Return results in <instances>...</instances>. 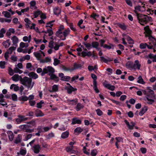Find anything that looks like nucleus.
Listing matches in <instances>:
<instances>
[{
    "label": "nucleus",
    "instance_id": "f257e3e1",
    "mask_svg": "<svg viewBox=\"0 0 156 156\" xmlns=\"http://www.w3.org/2000/svg\"><path fill=\"white\" fill-rule=\"evenodd\" d=\"M55 72V69L51 66H45L43 69V72L41 75L43 76L45 74L48 73V75L50 76V79L53 80L55 83H57L59 81V78L54 74Z\"/></svg>",
    "mask_w": 156,
    "mask_h": 156
},
{
    "label": "nucleus",
    "instance_id": "f03ea898",
    "mask_svg": "<svg viewBox=\"0 0 156 156\" xmlns=\"http://www.w3.org/2000/svg\"><path fill=\"white\" fill-rule=\"evenodd\" d=\"M144 33L146 37H148L149 42H151L152 46V49H153V52H156V38L152 35V32L151 30H144Z\"/></svg>",
    "mask_w": 156,
    "mask_h": 156
},
{
    "label": "nucleus",
    "instance_id": "7ed1b4c3",
    "mask_svg": "<svg viewBox=\"0 0 156 156\" xmlns=\"http://www.w3.org/2000/svg\"><path fill=\"white\" fill-rule=\"evenodd\" d=\"M137 18L139 22L142 25H144V24H146L147 23L152 20V18L150 16L140 14H137Z\"/></svg>",
    "mask_w": 156,
    "mask_h": 156
},
{
    "label": "nucleus",
    "instance_id": "20e7f679",
    "mask_svg": "<svg viewBox=\"0 0 156 156\" xmlns=\"http://www.w3.org/2000/svg\"><path fill=\"white\" fill-rule=\"evenodd\" d=\"M20 81L22 84L27 87L28 89L30 88L32 81L31 78L26 76H25L23 78L20 77Z\"/></svg>",
    "mask_w": 156,
    "mask_h": 156
},
{
    "label": "nucleus",
    "instance_id": "39448f33",
    "mask_svg": "<svg viewBox=\"0 0 156 156\" xmlns=\"http://www.w3.org/2000/svg\"><path fill=\"white\" fill-rule=\"evenodd\" d=\"M24 21L26 23L25 25L26 28L30 27V29H35V24L33 23L31 24V25L30 26V25L31 24V22L28 18H25Z\"/></svg>",
    "mask_w": 156,
    "mask_h": 156
},
{
    "label": "nucleus",
    "instance_id": "423d86ee",
    "mask_svg": "<svg viewBox=\"0 0 156 156\" xmlns=\"http://www.w3.org/2000/svg\"><path fill=\"white\" fill-rule=\"evenodd\" d=\"M149 44H147V43H141L140 45V48L141 49H145L147 47L148 49H152V46L151 45V42H149Z\"/></svg>",
    "mask_w": 156,
    "mask_h": 156
},
{
    "label": "nucleus",
    "instance_id": "0eeeda50",
    "mask_svg": "<svg viewBox=\"0 0 156 156\" xmlns=\"http://www.w3.org/2000/svg\"><path fill=\"white\" fill-rule=\"evenodd\" d=\"M18 117V118L16 119V120L17 124H20L22 122L26 121L28 119V118H25L24 116L21 115H19Z\"/></svg>",
    "mask_w": 156,
    "mask_h": 156
},
{
    "label": "nucleus",
    "instance_id": "6e6552de",
    "mask_svg": "<svg viewBox=\"0 0 156 156\" xmlns=\"http://www.w3.org/2000/svg\"><path fill=\"white\" fill-rule=\"evenodd\" d=\"M124 121L129 129L133 130V128L135 125V123L133 121L131 122L130 124L131 125H130L129 122L127 120H125Z\"/></svg>",
    "mask_w": 156,
    "mask_h": 156
},
{
    "label": "nucleus",
    "instance_id": "1a4fd4ad",
    "mask_svg": "<svg viewBox=\"0 0 156 156\" xmlns=\"http://www.w3.org/2000/svg\"><path fill=\"white\" fill-rule=\"evenodd\" d=\"M147 90H148V93L147 94V96L150 98H153L154 97V92L151 89L150 87H147Z\"/></svg>",
    "mask_w": 156,
    "mask_h": 156
},
{
    "label": "nucleus",
    "instance_id": "9d476101",
    "mask_svg": "<svg viewBox=\"0 0 156 156\" xmlns=\"http://www.w3.org/2000/svg\"><path fill=\"white\" fill-rule=\"evenodd\" d=\"M82 123V121L78 119V118L75 117L72 119L71 124L74 125L76 124H80Z\"/></svg>",
    "mask_w": 156,
    "mask_h": 156
},
{
    "label": "nucleus",
    "instance_id": "9b49d317",
    "mask_svg": "<svg viewBox=\"0 0 156 156\" xmlns=\"http://www.w3.org/2000/svg\"><path fill=\"white\" fill-rule=\"evenodd\" d=\"M33 148L34 152L35 154H38L41 149L40 146L38 144L34 145Z\"/></svg>",
    "mask_w": 156,
    "mask_h": 156
},
{
    "label": "nucleus",
    "instance_id": "f8f14e48",
    "mask_svg": "<svg viewBox=\"0 0 156 156\" xmlns=\"http://www.w3.org/2000/svg\"><path fill=\"white\" fill-rule=\"evenodd\" d=\"M104 86L108 89L112 91H114L115 89V87L114 85H112L110 84H104Z\"/></svg>",
    "mask_w": 156,
    "mask_h": 156
},
{
    "label": "nucleus",
    "instance_id": "ddd939ff",
    "mask_svg": "<svg viewBox=\"0 0 156 156\" xmlns=\"http://www.w3.org/2000/svg\"><path fill=\"white\" fill-rule=\"evenodd\" d=\"M66 90L67 93L69 94H71L73 92L77 90L76 88H74L72 86L67 87Z\"/></svg>",
    "mask_w": 156,
    "mask_h": 156
},
{
    "label": "nucleus",
    "instance_id": "4468645a",
    "mask_svg": "<svg viewBox=\"0 0 156 156\" xmlns=\"http://www.w3.org/2000/svg\"><path fill=\"white\" fill-rule=\"evenodd\" d=\"M67 102L69 104L72 105H75L78 102V99L77 98L72 100L68 99L67 100Z\"/></svg>",
    "mask_w": 156,
    "mask_h": 156
},
{
    "label": "nucleus",
    "instance_id": "2eb2a0df",
    "mask_svg": "<svg viewBox=\"0 0 156 156\" xmlns=\"http://www.w3.org/2000/svg\"><path fill=\"white\" fill-rule=\"evenodd\" d=\"M35 113L36 116L37 117H42L44 115V113L42 112L40 109H37L35 111Z\"/></svg>",
    "mask_w": 156,
    "mask_h": 156
},
{
    "label": "nucleus",
    "instance_id": "dca6fc26",
    "mask_svg": "<svg viewBox=\"0 0 156 156\" xmlns=\"http://www.w3.org/2000/svg\"><path fill=\"white\" fill-rule=\"evenodd\" d=\"M135 65L134 68V69H140L141 67V64L139 62L138 60H136L134 61V63Z\"/></svg>",
    "mask_w": 156,
    "mask_h": 156
},
{
    "label": "nucleus",
    "instance_id": "f3484780",
    "mask_svg": "<svg viewBox=\"0 0 156 156\" xmlns=\"http://www.w3.org/2000/svg\"><path fill=\"white\" fill-rule=\"evenodd\" d=\"M148 108L147 106H144L142 108L140 111L139 112V115L140 116H142L147 110Z\"/></svg>",
    "mask_w": 156,
    "mask_h": 156
},
{
    "label": "nucleus",
    "instance_id": "a211bd4d",
    "mask_svg": "<svg viewBox=\"0 0 156 156\" xmlns=\"http://www.w3.org/2000/svg\"><path fill=\"white\" fill-rule=\"evenodd\" d=\"M28 76L34 79H36L38 78V75L34 72H31L29 73Z\"/></svg>",
    "mask_w": 156,
    "mask_h": 156
},
{
    "label": "nucleus",
    "instance_id": "6ab92c4d",
    "mask_svg": "<svg viewBox=\"0 0 156 156\" xmlns=\"http://www.w3.org/2000/svg\"><path fill=\"white\" fill-rule=\"evenodd\" d=\"M8 134V137L10 141H12L13 139L14 134L11 131H8L7 132Z\"/></svg>",
    "mask_w": 156,
    "mask_h": 156
},
{
    "label": "nucleus",
    "instance_id": "aec40b11",
    "mask_svg": "<svg viewBox=\"0 0 156 156\" xmlns=\"http://www.w3.org/2000/svg\"><path fill=\"white\" fill-rule=\"evenodd\" d=\"M21 76H19L18 74H15L11 78L12 80L14 81L17 82L20 80Z\"/></svg>",
    "mask_w": 156,
    "mask_h": 156
},
{
    "label": "nucleus",
    "instance_id": "412c9836",
    "mask_svg": "<svg viewBox=\"0 0 156 156\" xmlns=\"http://www.w3.org/2000/svg\"><path fill=\"white\" fill-rule=\"evenodd\" d=\"M66 150L67 152L70 153V154H74L75 151L73 150V146L71 147H67L66 148Z\"/></svg>",
    "mask_w": 156,
    "mask_h": 156
},
{
    "label": "nucleus",
    "instance_id": "4be33fe9",
    "mask_svg": "<svg viewBox=\"0 0 156 156\" xmlns=\"http://www.w3.org/2000/svg\"><path fill=\"white\" fill-rule=\"evenodd\" d=\"M81 67L82 65L81 64L74 63L73 64V67L72 68V71L76 69L81 68Z\"/></svg>",
    "mask_w": 156,
    "mask_h": 156
},
{
    "label": "nucleus",
    "instance_id": "5701e85b",
    "mask_svg": "<svg viewBox=\"0 0 156 156\" xmlns=\"http://www.w3.org/2000/svg\"><path fill=\"white\" fill-rule=\"evenodd\" d=\"M61 12V9L58 7H56L54 9V13L57 16H58L60 13Z\"/></svg>",
    "mask_w": 156,
    "mask_h": 156
},
{
    "label": "nucleus",
    "instance_id": "b1692460",
    "mask_svg": "<svg viewBox=\"0 0 156 156\" xmlns=\"http://www.w3.org/2000/svg\"><path fill=\"white\" fill-rule=\"evenodd\" d=\"M84 107V106L81 103H78L77 104L76 107V110L78 111L80 110Z\"/></svg>",
    "mask_w": 156,
    "mask_h": 156
},
{
    "label": "nucleus",
    "instance_id": "393cba45",
    "mask_svg": "<svg viewBox=\"0 0 156 156\" xmlns=\"http://www.w3.org/2000/svg\"><path fill=\"white\" fill-rule=\"evenodd\" d=\"M18 100L20 101H27L28 98L25 95H23L18 98Z\"/></svg>",
    "mask_w": 156,
    "mask_h": 156
},
{
    "label": "nucleus",
    "instance_id": "a878e982",
    "mask_svg": "<svg viewBox=\"0 0 156 156\" xmlns=\"http://www.w3.org/2000/svg\"><path fill=\"white\" fill-rule=\"evenodd\" d=\"M83 20L81 19L79 20L77 23V25L81 29H84L85 28V26L83 24Z\"/></svg>",
    "mask_w": 156,
    "mask_h": 156
},
{
    "label": "nucleus",
    "instance_id": "bb28decb",
    "mask_svg": "<svg viewBox=\"0 0 156 156\" xmlns=\"http://www.w3.org/2000/svg\"><path fill=\"white\" fill-rule=\"evenodd\" d=\"M83 131V129L80 127H78L74 129V132L75 133H77L78 135L79 134L81 133Z\"/></svg>",
    "mask_w": 156,
    "mask_h": 156
},
{
    "label": "nucleus",
    "instance_id": "cd10ccee",
    "mask_svg": "<svg viewBox=\"0 0 156 156\" xmlns=\"http://www.w3.org/2000/svg\"><path fill=\"white\" fill-rule=\"evenodd\" d=\"M12 40L13 44L14 45L16 44L18 41V39L17 37L15 36H13L11 38Z\"/></svg>",
    "mask_w": 156,
    "mask_h": 156
},
{
    "label": "nucleus",
    "instance_id": "c85d7f7f",
    "mask_svg": "<svg viewBox=\"0 0 156 156\" xmlns=\"http://www.w3.org/2000/svg\"><path fill=\"white\" fill-rule=\"evenodd\" d=\"M42 13V12L41 11L37 10L36 11L34 12V18H36L39 15H41Z\"/></svg>",
    "mask_w": 156,
    "mask_h": 156
},
{
    "label": "nucleus",
    "instance_id": "c756f323",
    "mask_svg": "<svg viewBox=\"0 0 156 156\" xmlns=\"http://www.w3.org/2000/svg\"><path fill=\"white\" fill-rule=\"evenodd\" d=\"M69 135V132L67 131L62 133L61 137L63 139H65L68 137Z\"/></svg>",
    "mask_w": 156,
    "mask_h": 156
},
{
    "label": "nucleus",
    "instance_id": "7c9ffc66",
    "mask_svg": "<svg viewBox=\"0 0 156 156\" xmlns=\"http://www.w3.org/2000/svg\"><path fill=\"white\" fill-rule=\"evenodd\" d=\"M34 56L37 58L38 60H40L41 58V55L39 52H34Z\"/></svg>",
    "mask_w": 156,
    "mask_h": 156
},
{
    "label": "nucleus",
    "instance_id": "2f4dec72",
    "mask_svg": "<svg viewBox=\"0 0 156 156\" xmlns=\"http://www.w3.org/2000/svg\"><path fill=\"white\" fill-rule=\"evenodd\" d=\"M2 44L4 46L5 48H7L10 45L9 40H8L5 41H4Z\"/></svg>",
    "mask_w": 156,
    "mask_h": 156
},
{
    "label": "nucleus",
    "instance_id": "473e14b6",
    "mask_svg": "<svg viewBox=\"0 0 156 156\" xmlns=\"http://www.w3.org/2000/svg\"><path fill=\"white\" fill-rule=\"evenodd\" d=\"M62 69L66 71H70V72H72V68H70L69 67H66L65 66L62 65Z\"/></svg>",
    "mask_w": 156,
    "mask_h": 156
},
{
    "label": "nucleus",
    "instance_id": "72a5a7b5",
    "mask_svg": "<svg viewBox=\"0 0 156 156\" xmlns=\"http://www.w3.org/2000/svg\"><path fill=\"white\" fill-rule=\"evenodd\" d=\"M16 48L14 47H11L7 50L6 52H8L9 54H11L12 51L16 49Z\"/></svg>",
    "mask_w": 156,
    "mask_h": 156
},
{
    "label": "nucleus",
    "instance_id": "f704fd0d",
    "mask_svg": "<svg viewBox=\"0 0 156 156\" xmlns=\"http://www.w3.org/2000/svg\"><path fill=\"white\" fill-rule=\"evenodd\" d=\"M103 47L104 48H107L108 49H113L114 48V45L112 44H110V45H108L106 44H105Z\"/></svg>",
    "mask_w": 156,
    "mask_h": 156
},
{
    "label": "nucleus",
    "instance_id": "c9c22d12",
    "mask_svg": "<svg viewBox=\"0 0 156 156\" xmlns=\"http://www.w3.org/2000/svg\"><path fill=\"white\" fill-rule=\"evenodd\" d=\"M4 16L7 18H9L11 17V16L10 13L7 11H3L2 13Z\"/></svg>",
    "mask_w": 156,
    "mask_h": 156
},
{
    "label": "nucleus",
    "instance_id": "e433bc0d",
    "mask_svg": "<svg viewBox=\"0 0 156 156\" xmlns=\"http://www.w3.org/2000/svg\"><path fill=\"white\" fill-rule=\"evenodd\" d=\"M26 150L22 149L20 150V152H18L17 154L18 155L20 154L24 156L26 154Z\"/></svg>",
    "mask_w": 156,
    "mask_h": 156
},
{
    "label": "nucleus",
    "instance_id": "4c0bfd02",
    "mask_svg": "<svg viewBox=\"0 0 156 156\" xmlns=\"http://www.w3.org/2000/svg\"><path fill=\"white\" fill-rule=\"evenodd\" d=\"M137 82L139 83L142 84H144L145 83V82H144L143 79L141 76H140L138 77Z\"/></svg>",
    "mask_w": 156,
    "mask_h": 156
},
{
    "label": "nucleus",
    "instance_id": "58836bf2",
    "mask_svg": "<svg viewBox=\"0 0 156 156\" xmlns=\"http://www.w3.org/2000/svg\"><path fill=\"white\" fill-rule=\"evenodd\" d=\"M146 98L147 100L148 101L147 103L149 105L152 104L154 102V100L151 99H150L149 98H150L149 97L147 96Z\"/></svg>",
    "mask_w": 156,
    "mask_h": 156
},
{
    "label": "nucleus",
    "instance_id": "ea45409f",
    "mask_svg": "<svg viewBox=\"0 0 156 156\" xmlns=\"http://www.w3.org/2000/svg\"><path fill=\"white\" fill-rule=\"evenodd\" d=\"M99 45L98 42L97 41H93L91 43L92 48H95L98 47Z\"/></svg>",
    "mask_w": 156,
    "mask_h": 156
},
{
    "label": "nucleus",
    "instance_id": "a19ab883",
    "mask_svg": "<svg viewBox=\"0 0 156 156\" xmlns=\"http://www.w3.org/2000/svg\"><path fill=\"white\" fill-rule=\"evenodd\" d=\"M83 44L84 45L86 48L90 50L92 48V45L90 44L89 43H87L85 42L83 43Z\"/></svg>",
    "mask_w": 156,
    "mask_h": 156
},
{
    "label": "nucleus",
    "instance_id": "79ce46f5",
    "mask_svg": "<svg viewBox=\"0 0 156 156\" xmlns=\"http://www.w3.org/2000/svg\"><path fill=\"white\" fill-rule=\"evenodd\" d=\"M55 21V20H53L48 22L46 24V27H49L50 28H51V27L53 26V23Z\"/></svg>",
    "mask_w": 156,
    "mask_h": 156
},
{
    "label": "nucleus",
    "instance_id": "37998d69",
    "mask_svg": "<svg viewBox=\"0 0 156 156\" xmlns=\"http://www.w3.org/2000/svg\"><path fill=\"white\" fill-rule=\"evenodd\" d=\"M69 30H65V31L63 32L62 35H63L65 37V38L64 39H63V40H64L66 39L65 37H66L67 35L69 33Z\"/></svg>",
    "mask_w": 156,
    "mask_h": 156
},
{
    "label": "nucleus",
    "instance_id": "c03bdc74",
    "mask_svg": "<svg viewBox=\"0 0 156 156\" xmlns=\"http://www.w3.org/2000/svg\"><path fill=\"white\" fill-rule=\"evenodd\" d=\"M34 131V129H29V126L28 125H27V127H26L25 129L24 130L26 132L29 133H32Z\"/></svg>",
    "mask_w": 156,
    "mask_h": 156
},
{
    "label": "nucleus",
    "instance_id": "a18cd8bd",
    "mask_svg": "<svg viewBox=\"0 0 156 156\" xmlns=\"http://www.w3.org/2000/svg\"><path fill=\"white\" fill-rule=\"evenodd\" d=\"M60 63V61L57 58H55L54 59L53 65L56 66Z\"/></svg>",
    "mask_w": 156,
    "mask_h": 156
},
{
    "label": "nucleus",
    "instance_id": "49530a36",
    "mask_svg": "<svg viewBox=\"0 0 156 156\" xmlns=\"http://www.w3.org/2000/svg\"><path fill=\"white\" fill-rule=\"evenodd\" d=\"M141 7L140 6H136L135 7V10L134 12L136 14V15L137 14H138L137 12L141 11L140 9Z\"/></svg>",
    "mask_w": 156,
    "mask_h": 156
},
{
    "label": "nucleus",
    "instance_id": "de8ad7c7",
    "mask_svg": "<svg viewBox=\"0 0 156 156\" xmlns=\"http://www.w3.org/2000/svg\"><path fill=\"white\" fill-rule=\"evenodd\" d=\"M71 77L69 76H65L63 79H61V80L62 81H66L68 82L70 80Z\"/></svg>",
    "mask_w": 156,
    "mask_h": 156
},
{
    "label": "nucleus",
    "instance_id": "09e8293b",
    "mask_svg": "<svg viewBox=\"0 0 156 156\" xmlns=\"http://www.w3.org/2000/svg\"><path fill=\"white\" fill-rule=\"evenodd\" d=\"M135 65L133 64V62H130L128 64H126V66H128L129 68H132V69H134Z\"/></svg>",
    "mask_w": 156,
    "mask_h": 156
},
{
    "label": "nucleus",
    "instance_id": "8fccbe9b",
    "mask_svg": "<svg viewBox=\"0 0 156 156\" xmlns=\"http://www.w3.org/2000/svg\"><path fill=\"white\" fill-rule=\"evenodd\" d=\"M6 62L5 61H1L0 62V67L1 69H4L5 67V65Z\"/></svg>",
    "mask_w": 156,
    "mask_h": 156
},
{
    "label": "nucleus",
    "instance_id": "3c124183",
    "mask_svg": "<svg viewBox=\"0 0 156 156\" xmlns=\"http://www.w3.org/2000/svg\"><path fill=\"white\" fill-rule=\"evenodd\" d=\"M97 154V150L96 149L92 150L91 152V156H95Z\"/></svg>",
    "mask_w": 156,
    "mask_h": 156
},
{
    "label": "nucleus",
    "instance_id": "603ef678",
    "mask_svg": "<svg viewBox=\"0 0 156 156\" xmlns=\"http://www.w3.org/2000/svg\"><path fill=\"white\" fill-rule=\"evenodd\" d=\"M52 89L54 92H57L58 90V85L54 84L52 87Z\"/></svg>",
    "mask_w": 156,
    "mask_h": 156
},
{
    "label": "nucleus",
    "instance_id": "864d4df0",
    "mask_svg": "<svg viewBox=\"0 0 156 156\" xmlns=\"http://www.w3.org/2000/svg\"><path fill=\"white\" fill-rule=\"evenodd\" d=\"M96 112L97 115L98 116H101L103 115V112L99 108H98L96 110Z\"/></svg>",
    "mask_w": 156,
    "mask_h": 156
},
{
    "label": "nucleus",
    "instance_id": "5fc2aeb1",
    "mask_svg": "<svg viewBox=\"0 0 156 156\" xmlns=\"http://www.w3.org/2000/svg\"><path fill=\"white\" fill-rule=\"evenodd\" d=\"M14 71L15 73H19L20 74H21L23 73V71L19 69L18 68L16 67H15L14 69Z\"/></svg>",
    "mask_w": 156,
    "mask_h": 156
},
{
    "label": "nucleus",
    "instance_id": "6e6d98bb",
    "mask_svg": "<svg viewBox=\"0 0 156 156\" xmlns=\"http://www.w3.org/2000/svg\"><path fill=\"white\" fill-rule=\"evenodd\" d=\"M14 71L10 67H9L8 73L10 76H12L14 73Z\"/></svg>",
    "mask_w": 156,
    "mask_h": 156
},
{
    "label": "nucleus",
    "instance_id": "4d7b16f0",
    "mask_svg": "<svg viewBox=\"0 0 156 156\" xmlns=\"http://www.w3.org/2000/svg\"><path fill=\"white\" fill-rule=\"evenodd\" d=\"M62 30H58V31L56 32V35L57 36H62V35L63 33L62 32Z\"/></svg>",
    "mask_w": 156,
    "mask_h": 156
},
{
    "label": "nucleus",
    "instance_id": "13d9d810",
    "mask_svg": "<svg viewBox=\"0 0 156 156\" xmlns=\"http://www.w3.org/2000/svg\"><path fill=\"white\" fill-rule=\"evenodd\" d=\"M12 100L13 101H16L17 100V95L15 94H13L12 95Z\"/></svg>",
    "mask_w": 156,
    "mask_h": 156
},
{
    "label": "nucleus",
    "instance_id": "bf43d9fd",
    "mask_svg": "<svg viewBox=\"0 0 156 156\" xmlns=\"http://www.w3.org/2000/svg\"><path fill=\"white\" fill-rule=\"evenodd\" d=\"M127 40L129 44H134V41L130 37H129L127 38Z\"/></svg>",
    "mask_w": 156,
    "mask_h": 156
},
{
    "label": "nucleus",
    "instance_id": "052dcab7",
    "mask_svg": "<svg viewBox=\"0 0 156 156\" xmlns=\"http://www.w3.org/2000/svg\"><path fill=\"white\" fill-rule=\"evenodd\" d=\"M21 142V139L19 137V135L18 137L16 138V139L15 140L14 143L16 144H18L20 143Z\"/></svg>",
    "mask_w": 156,
    "mask_h": 156
},
{
    "label": "nucleus",
    "instance_id": "680f3d73",
    "mask_svg": "<svg viewBox=\"0 0 156 156\" xmlns=\"http://www.w3.org/2000/svg\"><path fill=\"white\" fill-rule=\"evenodd\" d=\"M48 47L51 48H54V42L53 41H51L49 42Z\"/></svg>",
    "mask_w": 156,
    "mask_h": 156
},
{
    "label": "nucleus",
    "instance_id": "e2e57ef3",
    "mask_svg": "<svg viewBox=\"0 0 156 156\" xmlns=\"http://www.w3.org/2000/svg\"><path fill=\"white\" fill-rule=\"evenodd\" d=\"M54 134L53 133H51L48 134L47 136V138L48 139H50L51 138L54 137Z\"/></svg>",
    "mask_w": 156,
    "mask_h": 156
},
{
    "label": "nucleus",
    "instance_id": "0e129e2a",
    "mask_svg": "<svg viewBox=\"0 0 156 156\" xmlns=\"http://www.w3.org/2000/svg\"><path fill=\"white\" fill-rule=\"evenodd\" d=\"M6 32V30H0V38L3 37H4L3 34Z\"/></svg>",
    "mask_w": 156,
    "mask_h": 156
},
{
    "label": "nucleus",
    "instance_id": "69168bd1",
    "mask_svg": "<svg viewBox=\"0 0 156 156\" xmlns=\"http://www.w3.org/2000/svg\"><path fill=\"white\" fill-rule=\"evenodd\" d=\"M34 112L33 111H30L27 114V115L29 116L31 118H32L34 117Z\"/></svg>",
    "mask_w": 156,
    "mask_h": 156
},
{
    "label": "nucleus",
    "instance_id": "338daca9",
    "mask_svg": "<svg viewBox=\"0 0 156 156\" xmlns=\"http://www.w3.org/2000/svg\"><path fill=\"white\" fill-rule=\"evenodd\" d=\"M100 58H101V61L105 63H107L108 62L107 59L105 58L103 56H101Z\"/></svg>",
    "mask_w": 156,
    "mask_h": 156
},
{
    "label": "nucleus",
    "instance_id": "774afa93",
    "mask_svg": "<svg viewBox=\"0 0 156 156\" xmlns=\"http://www.w3.org/2000/svg\"><path fill=\"white\" fill-rule=\"evenodd\" d=\"M115 140H116V142L119 143L123 140V139L120 137H115Z\"/></svg>",
    "mask_w": 156,
    "mask_h": 156
}]
</instances>
